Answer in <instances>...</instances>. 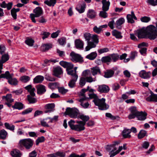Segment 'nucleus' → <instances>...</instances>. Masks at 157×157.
Instances as JSON below:
<instances>
[{
	"label": "nucleus",
	"mask_w": 157,
	"mask_h": 157,
	"mask_svg": "<svg viewBox=\"0 0 157 157\" xmlns=\"http://www.w3.org/2000/svg\"><path fill=\"white\" fill-rule=\"evenodd\" d=\"M91 73L93 76L100 74L99 68L98 67H94L91 68V71L89 70H86L82 72V77L80 78L79 82V85L81 87L84 86L86 82L91 83L96 80V78H92Z\"/></svg>",
	"instance_id": "1"
},
{
	"label": "nucleus",
	"mask_w": 157,
	"mask_h": 157,
	"mask_svg": "<svg viewBox=\"0 0 157 157\" xmlns=\"http://www.w3.org/2000/svg\"><path fill=\"white\" fill-rule=\"evenodd\" d=\"M156 28L153 25H150L145 29L142 28L137 30L136 36L139 38H144L146 36L150 39L154 40L156 38Z\"/></svg>",
	"instance_id": "2"
},
{
	"label": "nucleus",
	"mask_w": 157,
	"mask_h": 157,
	"mask_svg": "<svg viewBox=\"0 0 157 157\" xmlns=\"http://www.w3.org/2000/svg\"><path fill=\"white\" fill-rule=\"evenodd\" d=\"M89 96L91 98L94 99L93 101L95 105L98 106L99 109L105 110L109 108V105L105 103V99L104 98H102L101 99H98L97 96L93 94H90Z\"/></svg>",
	"instance_id": "3"
},
{
	"label": "nucleus",
	"mask_w": 157,
	"mask_h": 157,
	"mask_svg": "<svg viewBox=\"0 0 157 157\" xmlns=\"http://www.w3.org/2000/svg\"><path fill=\"white\" fill-rule=\"evenodd\" d=\"M13 74H10L9 71H6L5 73L1 74L0 78H6L8 83L11 85L16 86L17 84L18 81L15 78H13Z\"/></svg>",
	"instance_id": "4"
},
{
	"label": "nucleus",
	"mask_w": 157,
	"mask_h": 157,
	"mask_svg": "<svg viewBox=\"0 0 157 157\" xmlns=\"http://www.w3.org/2000/svg\"><path fill=\"white\" fill-rule=\"evenodd\" d=\"M33 140L30 138L20 140L19 142L18 145L20 147L24 146L26 149L31 148L33 145Z\"/></svg>",
	"instance_id": "5"
},
{
	"label": "nucleus",
	"mask_w": 157,
	"mask_h": 157,
	"mask_svg": "<svg viewBox=\"0 0 157 157\" xmlns=\"http://www.w3.org/2000/svg\"><path fill=\"white\" fill-rule=\"evenodd\" d=\"M83 36L85 40L87 41V45L85 48V51H88L91 49L96 47V44L94 42L90 41L91 38V35L90 33H84Z\"/></svg>",
	"instance_id": "6"
},
{
	"label": "nucleus",
	"mask_w": 157,
	"mask_h": 157,
	"mask_svg": "<svg viewBox=\"0 0 157 157\" xmlns=\"http://www.w3.org/2000/svg\"><path fill=\"white\" fill-rule=\"evenodd\" d=\"M65 113L71 118H76L78 117L79 111L75 108H67L66 109Z\"/></svg>",
	"instance_id": "7"
},
{
	"label": "nucleus",
	"mask_w": 157,
	"mask_h": 157,
	"mask_svg": "<svg viewBox=\"0 0 157 157\" xmlns=\"http://www.w3.org/2000/svg\"><path fill=\"white\" fill-rule=\"evenodd\" d=\"M34 14L31 13L30 14V17L33 22L36 23L35 17H38L43 13V10L41 8L38 7L36 8L33 10Z\"/></svg>",
	"instance_id": "8"
},
{
	"label": "nucleus",
	"mask_w": 157,
	"mask_h": 157,
	"mask_svg": "<svg viewBox=\"0 0 157 157\" xmlns=\"http://www.w3.org/2000/svg\"><path fill=\"white\" fill-rule=\"evenodd\" d=\"M71 60L75 62L82 63L83 61L82 58L79 55L72 52L70 54Z\"/></svg>",
	"instance_id": "9"
},
{
	"label": "nucleus",
	"mask_w": 157,
	"mask_h": 157,
	"mask_svg": "<svg viewBox=\"0 0 157 157\" xmlns=\"http://www.w3.org/2000/svg\"><path fill=\"white\" fill-rule=\"evenodd\" d=\"M80 122V121H76V122L78 124L75 125L71 129L78 132L84 130L85 129V123H83Z\"/></svg>",
	"instance_id": "10"
},
{
	"label": "nucleus",
	"mask_w": 157,
	"mask_h": 157,
	"mask_svg": "<svg viewBox=\"0 0 157 157\" xmlns=\"http://www.w3.org/2000/svg\"><path fill=\"white\" fill-rule=\"evenodd\" d=\"M88 99V98L86 97H84L78 100V101L80 103V105L84 109L88 108L90 106V104L88 102H85Z\"/></svg>",
	"instance_id": "11"
},
{
	"label": "nucleus",
	"mask_w": 157,
	"mask_h": 157,
	"mask_svg": "<svg viewBox=\"0 0 157 157\" xmlns=\"http://www.w3.org/2000/svg\"><path fill=\"white\" fill-rule=\"evenodd\" d=\"M109 86L106 85L102 84L98 86V90L100 92L107 93L109 92Z\"/></svg>",
	"instance_id": "12"
},
{
	"label": "nucleus",
	"mask_w": 157,
	"mask_h": 157,
	"mask_svg": "<svg viewBox=\"0 0 157 157\" xmlns=\"http://www.w3.org/2000/svg\"><path fill=\"white\" fill-rule=\"evenodd\" d=\"M139 75L142 78L147 79L150 78L151 73L150 72H147L145 70H142L140 72Z\"/></svg>",
	"instance_id": "13"
},
{
	"label": "nucleus",
	"mask_w": 157,
	"mask_h": 157,
	"mask_svg": "<svg viewBox=\"0 0 157 157\" xmlns=\"http://www.w3.org/2000/svg\"><path fill=\"white\" fill-rule=\"evenodd\" d=\"M85 6V3L83 2H81L78 3L76 9L80 13H82L84 12Z\"/></svg>",
	"instance_id": "14"
},
{
	"label": "nucleus",
	"mask_w": 157,
	"mask_h": 157,
	"mask_svg": "<svg viewBox=\"0 0 157 157\" xmlns=\"http://www.w3.org/2000/svg\"><path fill=\"white\" fill-rule=\"evenodd\" d=\"M127 18L128 22L131 23H133L134 22L133 19L136 20L137 19L133 11H131V14H128L127 15Z\"/></svg>",
	"instance_id": "15"
},
{
	"label": "nucleus",
	"mask_w": 157,
	"mask_h": 157,
	"mask_svg": "<svg viewBox=\"0 0 157 157\" xmlns=\"http://www.w3.org/2000/svg\"><path fill=\"white\" fill-rule=\"evenodd\" d=\"M151 95L147 97L146 100L148 101L157 102V94H154L152 92H151Z\"/></svg>",
	"instance_id": "16"
},
{
	"label": "nucleus",
	"mask_w": 157,
	"mask_h": 157,
	"mask_svg": "<svg viewBox=\"0 0 157 157\" xmlns=\"http://www.w3.org/2000/svg\"><path fill=\"white\" fill-rule=\"evenodd\" d=\"M9 59V57L8 54H5L2 56L1 58H0V68L1 69H3V64L8 61Z\"/></svg>",
	"instance_id": "17"
},
{
	"label": "nucleus",
	"mask_w": 157,
	"mask_h": 157,
	"mask_svg": "<svg viewBox=\"0 0 157 157\" xmlns=\"http://www.w3.org/2000/svg\"><path fill=\"white\" fill-rule=\"evenodd\" d=\"M55 105L54 103H49L47 104L45 106V108L48 110L45 111V113H48L53 111L54 110Z\"/></svg>",
	"instance_id": "18"
},
{
	"label": "nucleus",
	"mask_w": 157,
	"mask_h": 157,
	"mask_svg": "<svg viewBox=\"0 0 157 157\" xmlns=\"http://www.w3.org/2000/svg\"><path fill=\"white\" fill-rule=\"evenodd\" d=\"M147 113L145 112H139L136 115L137 118L140 121H144L146 118Z\"/></svg>",
	"instance_id": "19"
},
{
	"label": "nucleus",
	"mask_w": 157,
	"mask_h": 157,
	"mask_svg": "<svg viewBox=\"0 0 157 157\" xmlns=\"http://www.w3.org/2000/svg\"><path fill=\"white\" fill-rule=\"evenodd\" d=\"M36 88L37 93L39 94H42L46 91L45 86L42 85H37L36 86Z\"/></svg>",
	"instance_id": "20"
},
{
	"label": "nucleus",
	"mask_w": 157,
	"mask_h": 157,
	"mask_svg": "<svg viewBox=\"0 0 157 157\" xmlns=\"http://www.w3.org/2000/svg\"><path fill=\"white\" fill-rule=\"evenodd\" d=\"M76 48L78 49H82L83 48L84 42L80 39H76L75 41Z\"/></svg>",
	"instance_id": "21"
},
{
	"label": "nucleus",
	"mask_w": 157,
	"mask_h": 157,
	"mask_svg": "<svg viewBox=\"0 0 157 157\" xmlns=\"http://www.w3.org/2000/svg\"><path fill=\"white\" fill-rule=\"evenodd\" d=\"M53 72V75L58 77L63 73V71L61 67H57L54 68Z\"/></svg>",
	"instance_id": "22"
},
{
	"label": "nucleus",
	"mask_w": 157,
	"mask_h": 157,
	"mask_svg": "<svg viewBox=\"0 0 157 157\" xmlns=\"http://www.w3.org/2000/svg\"><path fill=\"white\" fill-rule=\"evenodd\" d=\"M102 9L103 10L107 11L109 9V7L110 3L109 2L107 1L106 0H102Z\"/></svg>",
	"instance_id": "23"
},
{
	"label": "nucleus",
	"mask_w": 157,
	"mask_h": 157,
	"mask_svg": "<svg viewBox=\"0 0 157 157\" xmlns=\"http://www.w3.org/2000/svg\"><path fill=\"white\" fill-rule=\"evenodd\" d=\"M26 90L29 92L30 94L33 97H34L35 95V94L34 93L35 91V89L34 87H32V86L31 85H29L25 87Z\"/></svg>",
	"instance_id": "24"
},
{
	"label": "nucleus",
	"mask_w": 157,
	"mask_h": 157,
	"mask_svg": "<svg viewBox=\"0 0 157 157\" xmlns=\"http://www.w3.org/2000/svg\"><path fill=\"white\" fill-rule=\"evenodd\" d=\"M78 118H80L82 121H80V122L82 123H85L86 124V122L87 121L90 119V117L88 116L85 115L83 114H81L78 115Z\"/></svg>",
	"instance_id": "25"
},
{
	"label": "nucleus",
	"mask_w": 157,
	"mask_h": 157,
	"mask_svg": "<svg viewBox=\"0 0 157 157\" xmlns=\"http://www.w3.org/2000/svg\"><path fill=\"white\" fill-rule=\"evenodd\" d=\"M78 78L77 77H75L74 78H72L68 82V85L70 88H73L75 86V83L77 81Z\"/></svg>",
	"instance_id": "26"
},
{
	"label": "nucleus",
	"mask_w": 157,
	"mask_h": 157,
	"mask_svg": "<svg viewBox=\"0 0 157 157\" xmlns=\"http://www.w3.org/2000/svg\"><path fill=\"white\" fill-rule=\"evenodd\" d=\"M44 80L43 76L39 75L36 76L33 79V82L34 83H41Z\"/></svg>",
	"instance_id": "27"
},
{
	"label": "nucleus",
	"mask_w": 157,
	"mask_h": 157,
	"mask_svg": "<svg viewBox=\"0 0 157 157\" xmlns=\"http://www.w3.org/2000/svg\"><path fill=\"white\" fill-rule=\"evenodd\" d=\"M124 18H121L118 19L116 22V26L117 28L120 29L121 28V25L124 22Z\"/></svg>",
	"instance_id": "28"
},
{
	"label": "nucleus",
	"mask_w": 157,
	"mask_h": 157,
	"mask_svg": "<svg viewBox=\"0 0 157 157\" xmlns=\"http://www.w3.org/2000/svg\"><path fill=\"white\" fill-rule=\"evenodd\" d=\"M112 34L117 39H121L123 37L121 35V33L115 29L112 31Z\"/></svg>",
	"instance_id": "29"
},
{
	"label": "nucleus",
	"mask_w": 157,
	"mask_h": 157,
	"mask_svg": "<svg viewBox=\"0 0 157 157\" xmlns=\"http://www.w3.org/2000/svg\"><path fill=\"white\" fill-rule=\"evenodd\" d=\"M10 154L13 157H21L22 155L20 151L17 149L13 150L11 151Z\"/></svg>",
	"instance_id": "30"
},
{
	"label": "nucleus",
	"mask_w": 157,
	"mask_h": 157,
	"mask_svg": "<svg viewBox=\"0 0 157 157\" xmlns=\"http://www.w3.org/2000/svg\"><path fill=\"white\" fill-rule=\"evenodd\" d=\"M130 133V129H125L122 132V136L124 138H129L131 136L129 134Z\"/></svg>",
	"instance_id": "31"
},
{
	"label": "nucleus",
	"mask_w": 157,
	"mask_h": 157,
	"mask_svg": "<svg viewBox=\"0 0 157 157\" xmlns=\"http://www.w3.org/2000/svg\"><path fill=\"white\" fill-rule=\"evenodd\" d=\"M96 12L93 10H89L87 13V17L93 19L96 16Z\"/></svg>",
	"instance_id": "32"
},
{
	"label": "nucleus",
	"mask_w": 157,
	"mask_h": 157,
	"mask_svg": "<svg viewBox=\"0 0 157 157\" xmlns=\"http://www.w3.org/2000/svg\"><path fill=\"white\" fill-rule=\"evenodd\" d=\"M97 54L96 52H94L91 53L86 56V58L90 60H93L95 59Z\"/></svg>",
	"instance_id": "33"
},
{
	"label": "nucleus",
	"mask_w": 157,
	"mask_h": 157,
	"mask_svg": "<svg viewBox=\"0 0 157 157\" xmlns=\"http://www.w3.org/2000/svg\"><path fill=\"white\" fill-rule=\"evenodd\" d=\"M57 0H46L44 3L49 6H54Z\"/></svg>",
	"instance_id": "34"
},
{
	"label": "nucleus",
	"mask_w": 157,
	"mask_h": 157,
	"mask_svg": "<svg viewBox=\"0 0 157 157\" xmlns=\"http://www.w3.org/2000/svg\"><path fill=\"white\" fill-rule=\"evenodd\" d=\"M12 95L11 94H8L6 96L2 97L3 99H5L8 102L12 103L14 99L12 98Z\"/></svg>",
	"instance_id": "35"
},
{
	"label": "nucleus",
	"mask_w": 157,
	"mask_h": 157,
	"mask_svg": "<svg viewBox=\"0 0 157 157\" xmlns=\"http://www.w3.org/2000/svg\"><path fill=\"white\" fill-rule=\"evenodd\" d=\"M52 47L51 44H43L41 47V50L43 52L48 50Z\"/></svg>",
	"instance_id": "36"
},
{
	"label": "nucleus",
	"mask_w": 157,
	"mask_h": 157,
	"mask_svg": "<svg viewBox=\"0 0 157 157\" xmlns=\"http://www.w3.org/2000/svg\"><path fill=\"white\" fill-rule=\"evenodd\" d=\"M12 107L14 109L20 110L23 108V105L21 102H16Z\"/></svg>",
	"instance_id": "37"
},
{
	"label": "nucleus",
	"mask_w": 157,
	"mask_h": 157,
	"mask_svg": "<svg viewBox=\"0 0 157 157\" xmlns=\"http://www.w3.org/2000/svg\"><path fill=\"white\" fill-rule=\"evenodd\" d=\"M7 132L4 129H2L0 131V138L4 140L6 139L7 135Z\"/></svg>",
	"instance_id": "38"
},
{
	"label": "nucleus",
	"mask_w": 157,
	"mask_h": 157,
	"mask_svg": "<svg viewBox=\"0 0 157 157\" xmlns=\"http://www.w3.org/2000/svg\"><path fill=\"white\" fill-rule=\"evenodd\" d=\"M101 61L104 63H108L112 61L111 59L110 55L109 56L103 57L101 59Z\"/></svg>",
	"instance_id": "39"
},
{
	"label": "nucleus",
	"mask_w": 157,
	"mask_h": 157,
	"mask_svg": "<svg viewBox=\"0 0 157 157\" xmlns=\"http://www.w3.org/2000/svg\"><path fill=\"white\" fill-rule=\"evenodd\" d=\"M114 74V71L112 70L107 71L105 73L104 76L106 78H109L112 77Z\"/></svg>",
	"instance_id": "40"
},
{
	"label": "nucleus",
	"mask_w": 157,
	"mask_h": 157,
	"mask_svg": "<svg viewBox=\"0 0 157 157\" xmlns=\"http://www.w3.org/2000/svg\"><path fill=\"white\" fill-rule=\"evenodd\" d=\"M34 42V40L32 38H29L28 37L25 40V43L30 46H32L33 45Z\"/></svg>",
	"instance_id": "41"
},
{
	"label": "nucleus",
	"mask_w": 157,
	"mask_h": 157,
	"mask_svg": "<svg viewBox=\"0 0 157 157\" xmlns=\"http://www.w3.org/2000/svg\"><path fill=\"white\" fill-rule=\"evenodd\" d=\"M110 58L112 61L115 62L118 60L119 58V56L117 54H113L110 55Z\"/></svg>",
	"instance_id": "42"
},
{
	"label": "nucleus",
	"mask_w": 157,
	"mask_h": 157,
	"mask_svg": "<svg viewBox=\"0 0 157 157\" xmlns=\"http://www.w3.org/2000/svg\"><path fill=\"white\" fill-rule=\"evenodd\" d=\"M31 95H28L27 96L28 101L29 104H33L36 102V99L33 98Z\"/></svg>",
	"instance_id": "43"
},
{
	"label": "nucleus",
	"mask_w": 157,
	"mask_h": 157,
	"mask_svg": "<svg viewBox=\"0 0 157 157\" xmlns=\"http://www.w3.org/2000/svg\"><path fill=\"white\" fill-rule=\"evenodd\" d=\"M147 135V132L144 130H141L138 134V137L139 139H142Z\"/></svg>",
	"instance_id": "44"
},
{
	"label": "nucleus",
	"mask_w": 157,
	"mask_h": 157,
	"mask_svg": "<svg viewBox=\"0 0 157 157\" xmlns=\"http://www.w3.org/2000/svg\"><path fill=\"white\" fill-rule=\"evenodd\" d=\"M6 128L12 131H13L15 128V126L12 124H10L8 123H5L4 124Z\"/></svg>",
	"instance_id": "45"
},
{
	"label": "nucleus",
	"mask_w": 157,
	"mask_h": 157,
	"mask_svg": "<svg viewBox=\"0 0 157 157\" xmlns=\"http://www.w3.org/2000/svg\"><path fill=\"white\" fill-rule=\"evenodd\" d=\"M30 79V77L27 75L22 76L20 78V80L22 82L25 83L29 81Z\"/></svg>",
	"instance_id": "46"
},
{
	"label": "nucleus",
	"mask_w": 157,
	"mask_h": 157,
	"mask_svg": "<svg viewBox=\"0 0 157 157\" xmlns=\"http://www.w3.org/2000/svg\"><path fill=\"white\" fill-rule=\"evenodd\" d=\"M67 73L68 75H71L72 76V78H74L75 76L77 77L78 78V75L77 73H75V71L71 69L67 71Z\"/></svg>",
	"instance_id": "47"
},
{
	"label": "nucleus",
	"mask_w": 157,
	"mask_h": 157,
	"mask_svg": "<svg viewBox=\"0 0 157 157\" xmlns=\"http://www.w3.org/2000/svg\"><path fill=\"white\" fill-rule=\"evenodd\" d=\"M58 42L60 45H64L66 43V39L64 37H61L58 39Z\"/></svg>",
	"instance_id": "48"
},
{
	"label": "nucleus",
	"mask_w": 157,
	"mask_h": 157,
	"mask_svg": "<svg viewBox=\"0 0 157 157\" xmlns=\"http://www.w3.org/2000/svg\"><path fill=\"white\" fill-rule=\"evenodd\" d=\"M140 20L142 22L147 23L151 20V18L149 17L144 16L141 17Z\"/></svg>",
	"instance_id": "49"
},
{
	"label": "nucleus",
	"mask_w": 157,
	"mask_h": 157,
	"mask_svg": "<svg viewBox=\"0 0 157 157\" xmlns=\"http://www.w3.org/2000/svg\"><path fill=\"white\" fill-rule=\"evenodd\" d=\"M146 2L148 4L153 6L157 5V0H147Z\"/></svg>",
	"instance_id": "50"
},
{
	"label": "nucleus",
	"mask_w": 157,
	"mask_h": 157,
	"mask_svg": "<svg viewBox=\"0 0 157 157\" xmlns=\"http://www.w3.org/2000/svg\"><path fill=\"white\" fill-rule=\"evenodd\" d=\"M50 34V33L49 32L43 31L41 32L40 35L43 36L42 38L43 40H44L45 38H48Z\"/></svg>",
	"instance_id": "51"
},
{
	"label": "nucleus",
	"mask_w": 157,
	"mask_h": 157,
	"mask_svg": "<svg viewBox=\"0 0 157 157\" xmlns=\"http://www.w3.org/2000/svg\"><path fill=\"white\" fill-rule=\"evenodd\" d=\"M106 11H101L99 13L100 17L103 18H106L107 17L108 15Z\"/></svg>",
	"instance_id": "52"
},
{
	"label": "nucleus",
	"mask_w": 157,
	"mask_h": 157,
	"mask_svg": "<svg viewBox=\"0 0 157 157\" xmlns=\"http://www.w3.org/2000/svg\"><path fill=\"white\" fill-rule=\"evenodd\" d=\"M44 140V136H41L38 138L36 141V145H38L39 143L43 142Z\"/></svg>",
	"instance_id": "53"
},
{
	"label": "nucleus",
	"mask_w": 157,
	"mask_h": 157,
	"mask_svg": "<svg viewBox=\"0 0 157 157\" xmlns=\"http://www.w3.org/2000/svg\"><path fill=\"white\" fill-rule=\"evenodd\" d=\"M105 116L106 117L110 118L111 120H115L117 117H118V116H115L112 115L111 114L109 113H105Z\"/></svg>",
	"instance_id": "54"
},
{
	"label": "nucleus",
	"mask_w": 157,
	"mask_h": 157,
	"mask_svg": "<svg viewBox=\"0 0 157 157\" xmlns=\"http://www.w3.org/2000/svg\"><path fill=\"white\" fill-rule=\"evenodd\" d=\"M93 30L95 33L97 34H99L102 31V29L100 27H98L96 26H95L94 27Z\"/></svg>",
	"instance_id": "55"
},
{
	"label": "nucleus",
	"mask_w": 157,
	"mask_h": 157,
	"mask_svg": "<svg viewBox=\"0 0 157 157\" xmlns=\"http://www.w3.org/2000/svg\"><path fill=\"white\" fill-rule=\"evenodd\" d=\"M130 110L131 112V113L135 114L136 115L139 112V111L137 110L136 108L135 107H131L130 108Z\"/></svg>",
	"instance_id": "56"
},
{
	"label": "nucleus",
	"mask_w": 157,
	"mask_h": 157,
	"mask_svg": "<svg viewBox=\"0 0 157 157\" xmlns=\"http://www.w3.org/2000/svg\"><path fill=\"white\" fill-rule=\"evenodd\" d=\"M86 156V154L85 153H84L79 155H76L75 153H73L71 154L70 156V157H85Z\"/></svg>",
	"instance_id": "57"
},
{
	"label": "nucleus",
	"mask_w": 157,
	"mask_h": 157,
	"mask_svg": "<svg viewBox=\"0 0 157 157\" xmlns=\"http://www.w3.org/2000/svg\"><path fill=\"white\" fill-rule=\"evenodd\" d=\"M92 39L93 41L96 44H98V36L96 35H94L91 36V38Z\"/></svg>",
	"instance_id": "58"
},
{
	"label": "nucleus",
	"mask_w": 157,
	"mask_h": 157,
	"mask_svg": "<svg viewBox=\"0 0 157 157\" xmlns=\"http://www.w3.org/2000/svg\"><path fill=\"white\" fill-rule=\"evenodd\" d=\"M33 110V108H29L27 109L22 112V114L25 115L31 112Z\"/></svg>",
	"instance_id": "59"
},
{
	"label": "nucleus",
	"mask_w": 157,
	"mask_h": 157,
	"mask_svg": "<svg viewBox=\"0 0 157 157\" xmlns=\"http://www.w3.org/2000/svg\"><path fill=\"white\" fill-rule=\"evenodd\" d=\"M120 85L117 83H115L112 85V88L113 90H118L120 88Z\"/></svg>",
	"instance_id": "60"
},
{
	"label": "nucleus",
	"mask_w": 157,
	"mask_h": 157,
	"mask_svg": "<svg viewBox=\"0 0 157 157\" xmlns=\"http://www.w3.org/2000/svg\"><path fill=\"white\" fill-rule=\"evenodd\" d=\"M15 8H13L11 10V13L14 19L17 18V14L16 12L14 10Z\"/></svg>",
	"instance_id": "61"
},
{
	"label": "nucleus",
	"mask_w": 157,
	"mask_h": 157,
	"mask_svg": "<svg viewBox=\"0 0 157 157\" xmlns=\"http://www.w3.org/2000/svg\"><path fill=\"white\" fill-rule=\"evenodd\" d=\"M89 87L88 86L86 89H82L80 92V95L83 96V97H86L85 96L84 94L86 91L89 90Z\"/></svg>",
	"instance_id": "62"
},
{
	"label": "nucleus",
	"mask_w": 157,
	"mask_h": 157,
	"mask_svg": "<svg viewBox=\"0 0 157 157\" xmlns=\"http://www.w3.org/2000/svg\"><path fill=\"white\" fill-rule=\"evenodd\" d=\"M73 67V65L71 63H68L66 67L67 71L72 69Z\"/></svg>",
	"instance_id": "63"
},
{
	"label": "nucleus",
	"mask_w": 157,
	"mask_h": 157,
	"mask_svg": "<svg viewBox=\"0 0 157 157\" xmlns=\"http://www.w3.org/2000/svg\"><path fill=\"white\" fill-rule=\"evenodd\" d=\"M59 91V92L62 94H64L66 93L68 90L67 89H64L63 87H59L58 89Z\"/></svg>",
	"instance_id": "64"
}]
</instances>
